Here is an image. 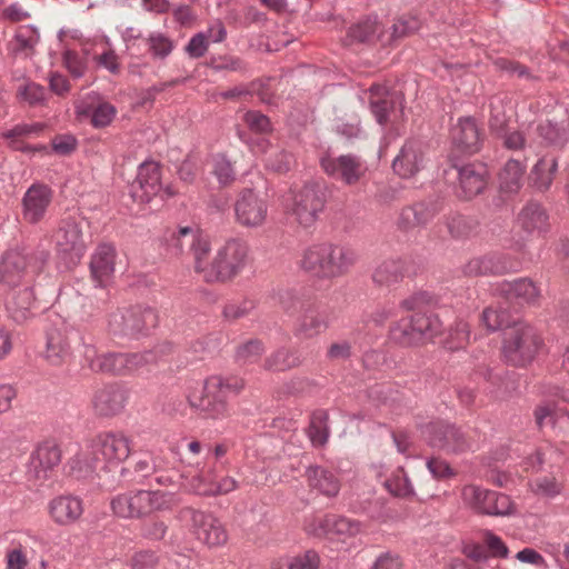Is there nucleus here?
Listing matches in <instances>:
<instances>
[{
	"mask_svg": "<svg viewBox=\"0 0 569 569\" xmlns=\"http://www.w3.org/2000/svg\"><path fill=\"white\" fill-rule=\"evenodd\" d=\"M518 224L526 232H543L549 228V214L538 202L527 203L518 214Z\"/></svg>",
	"mask_w": 569,
	"mask_h": 569,
	"instance_id": "nucleus-33",
	"label": "nucleus"
},
{
	"mask_svg": "<svg viewBox=\"0 0 569 569\" xmlns=\"http://www.w3.org/2000/svg\"><path fill=\"white\" fill-rule=\"evenodd\" d=\"M357 260L358 254L353 249L327 242L323 279L345 276Z\"/></svg>",
	"mask_w": 569,
	"mask_h": 569,
	"instance_id": "nucleus-21",
	"label": "nucleus"
},
{
	"mask_svg": "<svg viewBox=\"0 0 569 569\" xmlns=\"http://www.w3.org/2000/svg\"><path fill=\"white\" fill-rule=\"evenodd\" d=\"M378 31V23L373 19H367L361 21L352 27H350L347 41L348 44H352L355 42H367L375 38Z\"/></svg>",
	"mask_w": 569,
	"mask_h": 569,
	"instance_id": "nucleus-48",
	"label": "nucleus"
},
{
	"mask_svg": "<svg viewBox=\"0 0 569 569\" xmlns=\"http://www.w3.org/2000/svg\"><path fill=\"white\" fill-rule=\"evenodd\" d=\"M328 328V316L316 302L301 306V313L295 325V336L300 339H311Z\"/></svg>",
	"mask_w": 569,
	"mask_h": 569,
	"instance_id": "nucleus-19",
	"label": "nucleus"
},
{
	"mask_svg": "<svg viewBox=\"0 0 569 569\" xmlns=\"http://www.w3.org/2000/svg\"><path fill=\"white\" fill-rule=\"evenodd\" d=\"M501 349L506 355L532 356L543 351V340L531 325L515 320L502 332Z\"/></svg>",
	"mask_w": 569,
	"mask_h": 569,
	"instance_id": "nucleus-8",
	"label": "nucleus"
},
{
	"mask_svg": "<svg viewBox=\"0 0 569 569\" xmlns=\"http://www.w3.org/2000/svg\"><path fill=\"white\" fill-rule=\"evenodd\" d=\"M535 492L546 497H555L560 493L561 485L555 477H541L535 480Z\"/></svg>",
	"mask_w": 569,
	"mask_h": 569,
	"instance_id": "nucleus-58",
	"label": "nucleus"
},
{
	"mask_svg": "<svg viewBox=\"0 0 569 569\" xmlns=\"http://www.w3.org/2000/svg\"><path fill=\"white\" fill-rule=\"evenodd\" d=\"M69 468V475L77 479H86L97 476L100 480L99 485L103 486V479L106 478L101 463L96 455H93L92 448L88 446L87 451L78 452L67 462Z\"/></svg>",
	"mask_w": 569,
	"mask_h": 569,
	"instance_id": "nucleus-25",
	"label": "nucleus"
},
{
	"mask_svg": "<svg viewBox=\"0 0 569 569\" xmlns=\"http://www.w3.org/2000/svg\"><path fill=\"white\" fill-rule=\"evenodd\" d=\"M34 300L33 291L28 283H23L22 288L12 291L7 296V308L12 319L21 322L27 319V312Z\"/></svg>",
	"mask_w": 569,
	"mask_h": 569,
	"instance_id": "nucleus-36",
	"label": "nucleus"
},
{
	"mask_svg": "<svg viewBox=\"0 0 569 569\" xmlns=\"http://www.w3.org/2000/svg\"><path fill=\"white\" fill-rule=\"evenodd\" d=\"M557 160L552 156H545L533 167L530 179L540 190H547L555 178Z\"/></svg>",
	"mask_w": 569,
	"mask_h": 569,
	"instance_id": "nucleus-39",
	"label": "nucleus"
},
{
	"mask_svg": "<svg viewBox=\"0 0 569 569\" xmlns=\"http://www.w3.org/2000/svg\"><path fill=\"white\" fill-rule=\"evenodd\" d=\"M326 204V196L319 184H306L292 191L288 199V209L296 222L303 228L311 227L319 218Z\"/></svg>",
	"mask_w": 569,
	"mask_h": 569,
	"instance_id": "nucleus-5",
	"label": "nucleus"
},
{
	"mask_svg": "<svg viewBox=\"0 0 569 569\" xmlns=\"http://www.w3.org/2000/svg\"><path fill=\"white\" fill-rule=\"evenodd\" d=\"M62 452L60 446L53 439L39 442L30 457L28 476L30 479L43 481L48 472L61 462Z\"/></svg>",
	"mask_w": 569,
	"mask_h": 569,
	"instance_id": "nucleus-16",
	"label": "nucleus"
},
{
	"mask_svg": "<svg viewBox=\"0 0 569 569\" xmlns=\"http://www.w3.org/2000/svg\"><path fill=\"white\" fill-rule=\"evenodd\" d=\"M515 320L511 315L502 307H487L480 318V323L488 331H496L501 329L502 332L507 328V326H511Z\"/></svg>",
	"mask_w": 569,
	"mask_h": 569,
	"instance_id": "nucleus-40",
	"label": "nucleus"
},
{
	"mask_svg": "<svg viewBox=\"0 0 569 569\" xmlns=\"http://www.w3.org/2000/svg\"><path fill=\"white\" fill-rule=\"evenodd\" d=\"M149 49L154 57L164 58L173 49V42L161 33H153L149 38Z\"/></svg>",
	"mask_w": 569,
	"mask_h": 569,
	"instance_id": "nucleus-54",
	"label": "nucleus"
},
{
	"mask_svg": "<svg viewBox=\"0 0 569 569\" xmlns=\"http://www.w3.org/2000/svg\"><path fill=\"white\" fill-rule=\"evenodd\" d=\"M511 262L502 254L491 253L470 259L463 267L467 276L502 274L511 270Z\"/></svg>",
	"mask_w": 569,
	"mask_h": 569,
	"instance_id": "nucleus-27",
	"label": "nucleus"
},
{
	"mask_svg": "<svg viewBox=\"0 0 569 569\" xmlns=\"http://www.w3.org/2000/svg\"><path fill=\"white\" fill-rule=\"evenodd\" d=\"M306 476L312 489H317L328 497L338 495L340 483L331 471L319 466H311L307 469Z\"/></svg>",
	"mask_w": 569,
	"mask_h": 569,
	"instance_id": "nucleus-35",
	"label": "nucleus"
},
{
	"mask_svg": "<svg viewBox=\"0 0 569 569\" xmlns=\"http://www.w3.org/2000/svg\"><path fill=\"white\" fill-rule=\"evenodd\" d=\"M431 301L430 295L418 292L402 300L400 305L402 309L416 312L410 319L419 342H422L425 337L438 333L441 329V322L437 316L422 312L423 308L430 305Z\"/></svg>",
	"mask_w": 569,
	"mask_h": 569,
	"instance_id": "nucleus-14",
	"label": "nucleus"
},
{
	"mask_svg": "<svg viewBox=\"0 0 569 569\" xmlns=\"http://www.w3.org/2000/svg\"><path fill=\"white\" fill-rule=\"evenodd\" d=\"M406 262L402 259L382 261L373 271L372 279L380 286H390L400 281L405 276Z\"/></svg>",
	"mask_w": 569,
	"mask_h": 569,
	"instance_id": "nucleus-38",
	"label": "nucleus"
},
{
	"mask_svg": "<svg viewBox=\"0 0 569 569\" xmlns=\"http://www.w3.org/2000/svg\"><path fill=\"white\" fill-rule=\"evenodd\" d=\"M216 485L214 471L210 469L208 471H203L191 479L190 486L197 495L200 496H213V492H202L203 490H208Z\"/></svg>",
	"mask_w": 569,
	"mask_h": 569,
	"instance_id": "nucleus-55",
	"label": "nucleus"
},
{
	"mask_svg": "<svg viewBox=\"0 0 569 569\" xmlns=\"http://www.w3.org/2000/svg\"><path fill=\"white\" fill-rule=\"evenodd\" d=\"M76 108L79 116L90 118L94 128L109 126L117 114L116 107L96 93H90L80 100Z\"/></svg>",
	"mask_w": 569,
	"mask_h": 569,
	"instance_id": "nucleus-20",
	"label": "nucleus"
},
{
	"mask_svg": "<svg viewBox=\"0 0 569 569\" xmlns=\"http://www.w3.org/2000/svg\"><path fill=\"white\" fill-rule=\"evenodd\" d=\"M441 210V203L436 199H430L403 208L399 226L403 230H412L429 223Z\"/></svg>",
	"mask_w": 569,
	"mask_h": 569,
	"instance_id": "nucleus-22",
	"label": "nucleus"
},
{
	"mask_svg": "<svg viewBox=\"0 0 569 569\" xmlns=\"http://www.w3.org/2000/svg\"><path fill=\"white\" fill-rule=\"evenodd\" d=\"M130 439L123 432H101L91 439L90 448L98 457L106 476L104 488H114L118 482L117 475L123 476L128 471L121 463L130 456Z\"/></svg>",
	"mask_w": 569,
	"mask_h": 569,
	"instance_id": "nucleus-2",
	"label": "nucleus"
},
{
	"mask_svg": "<svg viewBox=\"0 0 569 569\" xmlns=\"http://www.w3.org/2000/svg\"><path fill=\"white\" fill-rule=\"evenodd\" d=\"M158 322L157 312L149 307H133L127 310H118L110 316L109 328L114 335L137 337Z\"/></svg>",
	"mask_w": 569,
	"mask_h": 569,
	"instance_id": "nucleus-9",
	"label": "nucleus"
},
{
	"mask_svg": "<svg viewBox=\"0 0 569 569\" xmlns=\"http://www.w3.org/2000/svg\"><path fill=\"white\" fill-rule=\"evenodd\" d=\"M236 221L243 228H259L268 218L269 206L264 197L251 189L239 192L233 206Z\"/></svg>",
	"mask_w": 569,
	"mask_h": 569,
	"instance_id": "nucleus-11",
	"label": "nucleus"
},
{
	"mask_svg": "<svg viewBox=\"0 0 569 569\" xmlns=\"http://www.w3.org/2000/svg\"><path fill=\"white\" fill-rule=\"evenodd\" d=\"M327 242L313 243L302 250L298 260L299 267L320 279H323Z\"/></svg>",
	"mask_w": 569,
	"mask_h": 569,
	"instance_id": "nucleus-34",
	"label": "nucleus"
},
{
	"mask_svg": "<svg viewBox=\"0 0 569 569\" xmlns=\"http://www.w3.org/2000/svg\"><path fill=\"white\" fill-rule=\"evenodd\" d=\"M39 42V33L31 26H22L18 28L14 37V51L30 56L34 46Z\"/></svg>",
	"mask_w": 569,
	"mask_h": 569,
	"instance_id": "nucleus-45",
	"label": "nucleus"
},
{
	"mask_svg": "<svg viewBox=\"0 0 569 569\" xmlns=\"http://www.w3.org/2000/svg\"><path fill=\"white\" fill-rule=\"evenodd\" d=\"M446 226L450 236L456 239L469 236L472 230L471 222L459 213L449 214L446 218Z\"/></svg>",
	"mask_w": 569,
	"mask_h": 569,
	"instance_id": "nucleus-49",
	"label": "nucleus"
},
{
	"mask_svg": "<svg viewBox=\"0 0 569 569\" xmlns=\"http://www.w3.org/2000/svg\"><path fill=\"white\" fill-rule=\"evenodd\" d=\"M41 124H18L11 130L3 133V137L12 140V146L16 149H20L21 147L18 144V139L21 137L30 136L32 133H38L42 130Z\"/></svg>",
	"mask_w": 569,
	"mask_h": 569,
	"instance_id": "nucleus-61",
	"label": "nucleus"
},
{
	"mask_svg": "<svg viewBox=\"0 0 569 569\" xmlns=\"http://www.w3.org/2000/svg\"><path fill=\"white\" fill-rule=\"evenodd\" d=\"M393 170L402 178L415 176L423 166V152L417 141H408L393 160Z\"/></svg>",
	"mask_w": 569,
	"mask_h": 569,
	"instance_id": "nucleus-26",
	"label": "nucleus"
},
{
	"mask_svg": "<svg viewBox=\"0 0 569 569\" xmlns=\"http://www.w3.org/2000/svg\"><path fill=\"white\" fill-rule=\"evenodd\" d=\"M499 291L507 299L528 305L536 303L540 297V289L529 279H519L512 282L503 281L499 284Z\"/></svg>",
	"mask_w": 569,
	"mask_h": 569,
	"instance_id": "nucleus-32",
	"label": "nucleus"
},
{
	"mask_svg": "<svg viewBox=\"0 0 569 569\" xmlns=\"http://www.w3.org/2000/svg\"><path fill=\"white\" fill-rule=\"evenodd\" d=\"M320 166L329 177L348 186L360 182L368 171L366 162L353 154L322 157Z\"/></svg>",
	"mask_w": 569,
	"mask_h": 569,
	"instance_id": "nucleus-13",
	"label": "nucleus"
},
{
	"mask_svg": "<svg viewBox=\"0 0 569 569\" xmlns=\"http://www.w3.org/2000/svg\"><path fill=\"white\" fill-rule=\"evenodd\" d=\"M452 143L462 152L475 153L480 147V132L471 118L459 119L451 129Z\"/></svg>",
	"mask_w": 569,
	"mask_h": 569,
	"instance_id": "nucleus-29",
	"label": "nucleus"
},
{
	"mask_svg": "<svg viewBox=\"0 0 569 569\" xmlns=\"http://www.w3.org/2000/svg\"><path fill=\"white\" fill-rule=\"evenodd\" d=\"M246 124L256 132L264 133L270 130V120L258 111H248L243 114Z\"/></svg>",
	"mask_w": 569,
	"mask_h": 569,
	"instance_id": "nucleus-60",
	"label": "nucleus"
},
{
	"mask_svg": "<svg viewBox=\"0 0 569 569\" xmlns=\"http://www.w3.org/2000/svg\"><path fill=\"white\" fill-rule=\"evenodd\" d=\"M356 338H341L332 342L329 347V356H347L350 353L360 352V349L356 348Z\"/></svg>",
	"mask_w": 569,
	"mask_h": 569,
	"instance_id": "nucleus-62",
	"label": "nucleus"
},
{
	"mask_svg": "<svg viewBox=\"0 0 569 569\" xmlns=\"http://www.w3.org/2000/svg\"><path fill=\"white\" fill-rule=\"evenodd\" d=\"M168 527L161 520H150L141 525V536L149 540H161L167 533Z\"/></svg>",
	"mask_w": 569,
	"mask_h": 569,
	"instance_id": "nucleus-57",
	"label": "nucleus"
},
{
	"mask_svg": "<svg viewBox=\"0 0 569 569\" xmlns=\"http://www.w3.org/2000/svg\"><path fill=\"white\" fill-rule=\"evenodd\" d=\"M211 173L217 178L220 186L224 187L234 180V169L224 154H214L210 161Z\"/></svg>",
	"mask_w": 569,
	"mask_h": 569,
	"instance_id": "nucleus-46",
	"label": "nucleus"
},
{
	"mask_svg": "<svg viewBox=\"0 0 569 569\" xmlns=\"http://www.w3.org/2000/svg\"><path fill=\"white\" fill-rule=\"evenodd\" d=\"M27 258L19 251L7 252L0 263V282L17 288L26 276Z\"/></svg>",
	"mask_w": 569,
	"mask_h": 569,
	"instance_id": "nucleus-30",
	"label": "nucleus"
},
{
	"mask_svg": "<svg viewBox=\"0 0 569 569\" xmlns=\"http://www.w3.org/2000/svg\"><path fill=\"white\" fill-rule=\"evenodd\" d=\"M427 468L437 480H447L457 475L450 465L440 457H431L427 460Z\"/></svg>",
	"mask_w": 569,
	"mask_h": 569,
	"instance_id": "nucleus-53",
	"label": "nucleus"
},
{
	"mask_svg": "<svg viewBox=\"0 0 569 569\" xmlns=\"http://www.w3.org/2000/svg\"><path fill=\"white\" fill-rule=\"evenodd\" d=\"M526 164L520 160L510 159L499 173V188L505 193H516L522 187Z\"/></svg>",
	"mask_w": 569,
	"mask_h": 569,
	"instance_id": "nucleus-37",
	"label": "nucleus"
},
{
	"mask_svg": "<svg viewBox=\"0 0 569 569\" xmlns=\"http://www.w3.org/2000/svg\"><path fill=\"white\" fill-rule=\"evenodd\" d=\"M178 519L190 523L197 539L210 548L222 546L228 540L223 525L211 512L183 507L178 512Z\"/></svg>",
	"mask_w": 569,
	"mask_h": 569,
	"instance_id": "nucleus-6",
	"label": "nucleus"
},
{
	"mask_svg": "<svg viewBox=\"0 0 569 569\" xmlns=\"http://www.w3.org/2000/svg\"><path fill=\"white\" fill-rule=\"evenodd\" d=\"M253 308L254 305L250 300L231 302L226 305V307L223 308V316L229 320H238L240 318L248 316Z\"/></svg>",
	"mask_w": 569,
	"mask_h": 569,
	"instance_id": "nucleus-59",
	"label": "nucleus"
},
{
	"mask_svg": "<svg viewBox=\"0 0 569 569\" xmlns=\"http://www.w3.org/2000/svg\"><path fill=\"white\" fill-rule=\"evenodd\" d=\"M49 512L56 523L72 525L83 513L82 500L71 495L56 497L49 503Z\"/></svg>",
	"mask_w": 569,
	"mask_h": 569,
	"instance_id": "nucleus-24",
	"label": "nucleus"
},
{
	"mask_svg": "<svg viewBox=\"0 0 569 569\" xmlns=\"http://www.w3.org/2000/svg\"><path fill=\"white\" fill-rule=\"evenodd\" d=\"M539 136L550 144L563 146L567 141V131L563 127L552 124L550 121L540 123L537 128Z\"/></svg>",
	"mask_w": 569,
	"mask_h": 569,
	"instance_id": "nucleus-50",
	"label": "nucleus"
},
{
	"mask_svg": "<svg viewBox=\"0 0 569 569\" xmlns=\"http://www.w3.org/2000/svg\"><path fill=\"white\" fill-rule=\"evenodd\" d=\"M390 339L395 343L409 347L420 343L412 328L411 319H401L390 329Z\"/></svg>",
	"mask_w": 569,
	"mask_h": 569,
	"instance_id": "nucleus-44",
	"label": "nucleus"
},
{
	"mask_svg": "<svg viewBox=\"0 0 569 569\" xmlns=\"http://www.w3.org/2000/svg\"><path fill=\"white\" fill-rule=\"evenodd\" d=\"M172 197L176 191L168 186L166 189L161 184V171L159 163L146 161L140 164L137 178L131 186V197L138 202H148L154 196L160 193Z\"/></svg>",
	"mask_w": 569,
	"mask_h": 569,
	"instance_id": "nucleus-12",
	"label": "nucleus"
},
{
	"mask_svg": "<svg viewBox=\"0 0 569 569\" xmlns=\"http://www.w3.org/2000/svg\"><path fill=\"white\" fill-rule=\"evenodd\" d=\"M462 498L476 511L489 516H507L512 512L510 498L493 490L469 485L462 489Z\"/></svg>",
	"mask_w": 569,
	"mask_h": 569,
	"instance_id": "nucleus-10",
	"label": "nucleus"
},
{
	"mask_svg": "<svg viewBox=\"0 0 569 569\" xmlns=\"http://www.w3.org/2000/svg\"><path fill=\"white\" fill-rule=\"evenodd\" d=\"M177 505L172 492L161 490H136L112 498V512L124 519L141 518L157 511L172 509Z\"/></svg>",
	"mask_w": 569,
	"mask_h": 569,
	"instance_id": "nucleus-4",
	"label": "nucleus"
},
{
	"mask_svg": "<svg viewBox=\"0 0 569 569\" xmlns=\"http://www.w3.org/2000/svg\"><path fill=\"white\" fill-rule=\"evenodd\" d=\"M116 249L112 244H99L91 258L90 268L94 280L103 284L114 271Z\"/></svg>",
	"mask_w": 569,
	"mask_h": 569,
	"instance_id": "nucleus-31",
	"label": "nucleus"
},
{
	"mask_svg": "<svg viewBox=\"0 0 569 569\" xmlns=\"http://www.w3.org/2000/svg\"><path fill=\"white\" fill-rule=\"evenodd\" d=\"M243 386V380L238 377L211 376L204 381L202 395L190 403L199 417L221 420L229 417V395H237Z\"/></svg>",
	"mask_w": 569,
	"mask_h": 569,
	"instance_id": "nucleus-3",
	"label": "nucleus"
},
{
	"mask_svg": "<svg viewBox=\"0 0 569 569\" xmlns=\"http://www.w3.org/2000/svg\"><path fill=\"white\" fill-rule=\"evenodd\" d=\"M488 170L482 163H470L459 170V186L465 198H472L486 188Z\"/></svg>",
	"mask_w": 569,
	"mask_h": 569,
	"instance_id": "nucleus-28",
	"label": "nucleus"
},
{
	"mask_svg": "<svg viewBox=\"0 0 569 569\" xmlns=\"http://www.w3.org/2000/svg\"><path fill=\"white\" fill-rule=\"evenodd\" d=\"M328 412L326 410H317L311 416L309 426V437L313 445L323 446L329 437V429L327 426Z\"/></svg>",
	"mask_w": 569,
	"mask_h": 569,
	"instance_id": "nucleus-43",
	"label": "nucleus"
},
{
	"mask_svg": "<svg viewBox=\"0 0 569 569\" xmlns=\"http://www.w3.org/2000/svg\"><path fill=\"white\" fill-rule=\"evenodd\" d=\"M54 241L59 251L74 253L80 257L83 253L84 244L80 223L74 219H63L54 233Z\"/></svg>",
	"mask_w": 569,
	"mask_h": 569,
	"instance_id": "nucleus-23",
	"label": "nucleus"
},
{
	"mask_svg": "<svg viewBox=\"0 0 569 569\" xmlns=\"http://www.w3.org/2000/svg\"><path fill=\"white\" fill-rule=\"evenodd\" d=\"M129 399V390L119 383H109L98 389L92 398L94 412L100 417L121 413Z\"/></svg>",
	"mask_w": 569,
	"mask_h": 569,
	"instance_id": "nucleus-17",
	"label": "nucleus"
},
{
	"mask_svg": "<svg viewBox=\"0 0 569 569\" xmlns=\"http://www.w3.org/2000/svg\"><path fill=\"white\" fill-rule=\"evenodd\" d=\"M370 106L372 113L380 124L388 121V114L392 109V101L386 96V90L383 87H371Z\"/></svg>",
	"mask_w": 569,
	"mask_h": 569,
	"instance_id": "nucleus-42",
	"label": "nucleus"
},
{
	"mask_svg": "<svg viewBox=\"0 0 569 569\" xmlns=\"http://www.w3.org/2000/svg\"><path fill=\"white\" fill-rule=\"evenodd\" d=\"M53 190L43 183L30 186L22 198V217L29 223L40 222L51 204Z\"/></svg>",
	"mask_w": 569,
	"mask_h": 569,
	"instance_id": "nucleus-18",
	"label": "nucleus"
},
{
	"mask_svg": "<svg viewBox=\"0 0 569 569\" xmlns=\"http://www.w3.org/2000/svg\"><path fill=\"white\" fill-rule=\"evenodd\" d=\"M209 41L204 32L194 34L186 47V51L192 58L202 57L208 50Z\"/></svg>",
	"mask_w": 569,
	"mask_h": 569,
	"instance_id": "nucleus-63",
	"label": "nucleus"
},
{
	"mask_svg": "<svg viewBox=\"0 0 569 569\" xmlns=\"http://www.w3.org/2000/svg\"><path fill=\"white\" fill-rule=\"evenodd\" d=\"M427 443L448 453H462L472 448L470 438L456 425L432 421L422 429Z\"/></svg>",
	"mask_w": 569,
	"mask_h": 569,
	"instance_id": "nucleus-7",
	"label": "nucleus"
},
{
	"mask_svg": "<svg viewBox=\"0 0 569 569\" xmlns=\"http://www.w3.org/2000/svg\"><path fill=\"white\" fill-rule=\"evenodd\" d=\"M89 369L97 373L126 375V369L131 368L128 358H84Z\"/></svg>",
	"mask_w": 569,
	"mask_h": 569,
	"instance_id": "nucleus-41",
	"label": "nucleus"
},
{
	"mask_svg": "<svg viewBox=\"0 0 569 569\" xmlns=\"http://www.w3.org/2000/svg\"><path fill=\"white\" fill-rule=\"evenodd\" d=\"M320 558L315 550L287 559V569H319Z\"/></svg>",
	"mask_w": 569,
	"mask_h": 569,
	"instance_id": "nucleus-52",
	"label": "nucleus"
},
{
	"mask_svg": "<svg viewBox=\"0 0 569 569\" xmlns=\"http://www.w3.org/2000/svg\"><path fill=\"white\" fill-rule=\"evenodd\" d=\"M305 529L315 537H355L362 531V523L338 515H325L306 519Z\"/></svg>",
	"mask_w": 569,
	"mask_h": 569,
	"instance_id": "nucleus-15",
	"label": "nucleus"
},
{
	"mask_svg": "<svg viewBox=\"0 0 569 569\" xmlns=\"http://www.w3.org/2000/svg\"><path fill=\"white\" fill-rule=\"evenodd\" d=\"M158 562L159 558L154 551L141 550L132 556L130 566L132 569H154Z\"/></svg>",
	"mask_w": 569,
	"mask_h": 569,
	"instance_id": "nucleus-56",
	"label": "nucleus"
},
{
	"mask_svg": "<svg viewBox=\"0 0 569 569\" xmlns=\"http://www.w3.org/2000/svg\"><path fill=\"white\" fill-rule=\"evenodd\" d=\"M172 246L182 253L187 248L192 267L207 283H228L234 280L250 262V248L241 238H230L221 243L211 257L208 237L194 228L181 227L171 238Z\"/></svg>",
	"mask_w": 569,
	"mask_h": 569,
	"instance_id": "nucleus-1",
	"label": "nucleus"
},
{
	"mask_svg": "<svg viewBox=\"0 0 569 569\" xmlns=\"http://www.w3.org/2000/svg\"><path fill=\"white\" fill-rule=\"evenodd\" d=\"M469 326L463 320L456 322L455 328L449 332L448 338L445 341V348L447 351L456 352L465 349L469 343Z\"/></svg>",
	"mask_w": 569,
	"mask_h": 569,
	"instance_id": "nucleus-47",
	"label": "nucleus"
},
{
	"mask_svg": "<svg viewBox=\"0 0 569 569\" xmlns=\"http://www.w3.org/2000/svg\"><path fill=\"white\" fill-rule=\"evenodd\" d=\"M18 93L24 101L34 104L43 100L46 90L40 84L30 82L20 88Z\"/></svg>",
	"mask_w": 569,
	"mask_h": 569,
	"instance_id": "nucleus-64",
	"label": "nucleus"
},
{
	"mask_svg": "<svg viewBox=\"0 0 569 569\" xmlns=\"http://www.w3.org/2000/svg\"><path fill=\"white\" fill-rule=\"evenodd\" d=\"M385 486L389 492L398 497H408L410 495H415L412 485L402 469L399 470L398 475H395L391 479L386 480Z\"/></svg>",
	"mask_w": 569,
	"mask_h": 569,
	"instance_id": "nucleus-51",
	"label": "nucleus"
}]
</instances>
